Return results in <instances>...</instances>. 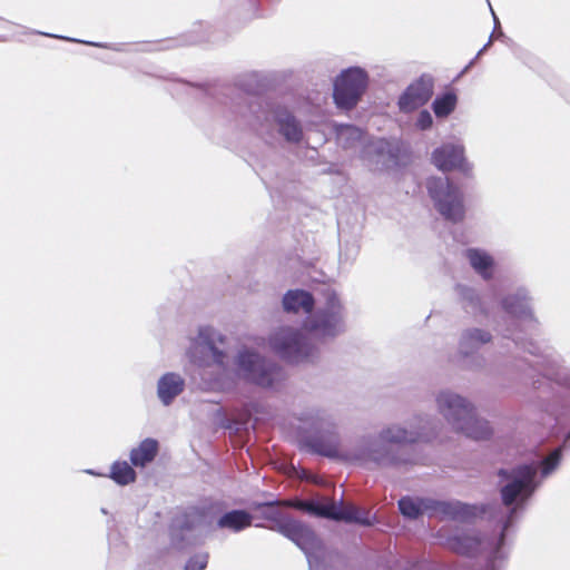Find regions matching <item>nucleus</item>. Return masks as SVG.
<instances>
[{
  "label": "nucleus",
  "instance_id": "nucleus-1",
  "mask_svg": "<svg viewBox=\"0 0 570 570\" xmlns=\"http://www.w3.org/2000/svg\"><path fill=\"white\" fill-rule=\"evenodd\" d=\"M532 298L525 287H519L501 299L503 311L511 318V326L503 330V337L534 361L519 360L517 370L522 382H531L541 406L550 412L557 426L564 431L562 450L570 441V368L563 365L562 357L549 346H541L527 336L539 332V321L531 307Z\"/></svg>",
  "mask_w": 570,
  "mask_h": 570
},
{
  "label": "nucleus",
  "instance_id": "nucleus-2",
  "mask_svg": "<svg viewBox=\"0 0 570 570\" xmlns=\"http://www.w3.org/2000/svg\"><path fill=\"white\" fill-rule=\"evenodd\" d=\"M438 421L429 415L415 416L406 425L389 424L376 434L363 436L350 454L354 461L379 468L404 469L425 465L423 443L438 436Z\"/></svg>",
  "mask_w": 570,
  "mask_h": 570
},
{
  "label": "nucleus",
  "instance_id": "nucleus-3",
  "mask_svg": "<svg viewBox=\"0 0 570 570\" xmlns=\"http://www.w3.org/2000/svg\"><path fill=\"white\" fill-rule=\"evenodd\" d=\"M562 448H556L551 453L537 463L518 464L511 469L501 468L498 470L500 479V498L502 505L507 509L500 518L501 531L498 539L492 542L491 553L488 560V570H493L497 560L505 558L504 546L509 529L523 514L528 501L540 487L538 470L541 478L549 476L560 464Z\"/></svg>",
  "mask_w": 570,
  "mask_h": 570
},
{
  "label": "nucleus",
  "instance_id": "nucleus-4",
  "mask_svg": "<svg viewBox=\"0 0 570 570\" xmlns=\"http://www.w3.org/2000/svg\"><path fill=\"white\" fill-rule=\"evenodd\" d=\"M223 96L232 112L244 121L266 144L274 145L282 137L287 144L298 145L304 130L297 117L286 107L264 102L258 96L239 86L224 88Z\"/></svg>",
  "mask_w": 570,
  "mask_h": 570
},
{
  "label": "nucleus",
  "instance_id": "nucleus-5",
  "mask_svg": "<svg viewBox=\"0 0 570 570\" xmlns=\"http://www.w3.org/2000/svg\"><path fill=\"white\" fill-rule=\"evenodd\" d=\"M297 420L306 433L301 440L305 450L328 459L341 456L337 424L328 411L316 407L307 409L299 413Z\"/></svg>",
  "mask_w": 570,
  "mask_h": 570
},
{
  "label": "nucleus",
  "instance_id": "nucleus-6",
  "mask_svg": "<svg viewBox=\"0 0 570 570\" xmlns=\"http://www.w3.org/2000/svg\"><path fill=\"white\" fill-rule=\"evenodd\" d=\"M435 401L440 413L455 431L473 440H487L492 435L489 422L478 417L473 403L466 397L444 390Z\"/></svg>",
  "mask_w": 570,
  "mask_h": 570
},
{
  "label": "nucleus",
  "instance_id": "nucleus-7",
  "mask_svg": "<svg viewBox=\"0 0 570 570\" xmlns=\"http://www.w3.org/2000/svg\"><path fill=\"white\" fill-rule=\"evenodd\" d=\"M400 513L409 520H416L426 514L429 518H440L459 522H471L484 512L476 504L458 500H436L432 498H412L404 495L397 501Z\"/></svg>",
  "mask_w": 570,
  "mask_h": 570
},
{
  "label": "nucleus",
  "instance_id": "nucleus-8",
  "mask_svg": "<svg viewBox=\"0 0 570 570\" xmlns=\"http://www.w3.org/2000/svg\"><path fill=\"white\" fill-rule=\"evenodd\" d=\"M235 366L239 379L263 389L273 387L284 379L281 366L253 350L238 351Z\"/></svg>",
  "mask_w": 570,
  "mask_h": 570
},
{
  "label": "nucleus",
  "instance_id": "nucleus-9",
  "mask_svg": "<svg viewBox=\"0 0 570 570\" xmlns=\"http://www.w3.org/2000/svg\"><path fill=\"white\" fill-rule=\"evenodd\" d=\"M428 194L438 213L451 223L464 219L463 193L448 177H430L425 184Z\"/></svg>",
  "mask_w": 570,
  "mask_h": 570
},
{
  "label": "nucleus",
  "instance_id": "nucleus-10",
  "mask_svg": "<svg viewBox=\"0 0 570 570\" xmlns=\"http://www.w3.org/2000/svg\"><path fill=\"white\" fill-rule=\"evenodd\" d=\"M325 304L318 307L304 322V327L311 333L324 338H334L345 331L344 306L333 289L325 293Z\"/></svg>",
  "mask_w": 570,
  "mask_h": 570
},
{
  "label": "nucleus",
  "instance_id": "nucleus-11",
  "mask_svg": "<svg viewBox=\"0 0 570 570\" xmlns=\"http://www.w3.org/2000/svg\"><path fill=\"white\" fill-rule=\"evenodd\" d=\"M269 347L282 360L291 364L302 363L315 355L316 348L298 330L282 326L268 338Z\"/></svg>",
  "mask_w": 570,
  "mask_h": 570
},
{
  "label": "nucleus",
  "instance_id": "nucleus-12",
  "mask_svg": "<svg viewBox=\"0 0 570 570\" xmlns=\"http://www.w3.org/2000/svg\"><path fill=\"white\" fill-rule=\"evenodd\" d=\"M368 83V75L361 67H350L341 71L333 83V99L337 108L353 109L361 100Z\"/></svg>",
  "mask_w": 570,
  "mask_h": 570
},
{
  "label": "nucleus",
  "instance_id": "nucleus-13",
  "mask_svg": "<svg viewBox=\"0 0 570 570\" xmlns=\"http://www.w3.org/2000/svg\"><path fill=\"white\" fill-rule=\"evenodd\" d=\"M218 338L223 342V336L209 326L200 327L198 336L191 341L187 350L189 361L197 366H209L212 363L222 368H226V353L219 350L215 342Z\"/></svg>",
  "mask_w": 570,
  "mask_h": 570
},
{
  "label": "nucleus",
  "instance_id": "nucleus-14",
  "mask_svg": "<svg viewBox=\"0 0 570 570\" xmlns=\"http://www.w3.org/2000/svg\"><path fill=\"white\" fill-rule=\"evenodd\" d=\"M203 517L195 512L177 515L169 527L170 543L177 550H186L204 541Z\"/></svg>",
  "mask_w": 570,
  "mask_h": 570
},
{
  "label": "nucleus",
  "instance_id": "nucleus-15",
  "mask_svg": "<svg viewBox=\"0 0 570 570\" xmlns=\"http://www.w3.org/2000/svg\"><path fill=\"white\" fill-rule=\"evenodd\" d=\"M278 533L294 542L306 556L309 567L314 554L322 548V541L306 523L291 518L278 525Z\"/></svg>",
  "mask_w": 570,
  "mask_h": 570
},
{
  "label": "nucleus",
  "instance_id": "nucleus-16",
  "mask_svg": "<svg viewBox=\"0 0 570 570\" xmlns=\"http://www.w3.org/2000/svg\"><path fill=\"white\" fill-rule=\"evenodd\" d=\"M491 338V333L482 328H468L462 332L458 353L464 367L479 368L484 364V358L478 352Z\"/></svg>",
  "mask_w": 570,
  "mask_h": 570
},
{
  "label": "nucleus",
  "instance_id": "nucleus-17",
  "mask_svg": "<svg viewBox=\"0 0 570 570\" xmlns=\"http://www.w3.org/2000/svg\"><path fill=\"white\" fill-rule=\"evenodd\" d=\"M434 79L431 75L423 73L410 83L399 97L397 106L403 112H410L424 106L433 96Z\"/></svg>",
  "mask_w": 570,
  "mask_h": 570
},
{
  "label": "nucleus",
  "instance_id": "nucleus-18",
  "mask_svg": "<svg viewBox=\"0 0 570 570\" xmlns=\"http://www.w3.org/2000/svg\"><path fill=\"white\" fill-rule=\"evenodd\" d=\"M432 163L442 171L458 169L465 176L472 173V165L464 157V147L456 144H443L432 153Z\"/></svg>",
  "mask_w": 570,
  "mask_h": 570
},
{
  "label": "nucleus",
  "instance_id": "nucleus-19",
  "mask_svg": "<svg viewBox=\"0 0 570 570\" xmlns=\"http://www.w3.org/2000/svg\"><path fill=\"white\" fill-rule=\"evenodd\" d=\"M186 386L185 379L176 372L163 374L157 382V396L163 405L169 406Z\"/></svg>",
  "mask_w": 570,
  "mask_h": 570
},
{
  "label": "nucleus",
  "instance_id": "nucleus-20",
  "mask_svg": "<svg viewBox=\"0 0 570 570\" xmlns=\"http://www.w3.org/2000/svg\"><path fill=\"white\" fill-rule=\"evenodd\" d=\"M283 309L292 314H312L315 307V298L308 291L295 288L288 289L282 298Z\"/></svg>",
  "mask_w": 570,
  "mask_h": 570
},
{
  "label": "nucleus",
  "instance_id": "nucleus-21",
  "mask_svg": "<svg viewBox=\"0 0 570 570\" xmlns=\"http://www.w3.org/2000/svg\"><path fill=\"white\" fill-rule=\"evenodd\" d=\"M328 520L356 523L364 527L372 525L373 523L367 511L354 505L343 507L342 500L340 502L331 501Z\"/></svg>",
  "mask_w": 570,
  "mask_h": 570
},
{
  "label": "nucleus",
  "instance_id": "nucleus-22",
  "mask_svg": "<svg viewBox=\"0 0 570 570\" xmlns=\"http://www.w3.org/2000/svg\"><path fill=\"white\" fill-rule=\"evenodd\" d=\"M482 540L475 533L462 532L453 534L446 539L448 548L464 557H474L482 549Z\"/></svg>",
  "mask_w": 570,
  "mask_h": 570
},
{
  "label": "nucleus",
  "instance_id": "nucleus-23",
  "mask_svg": "<svg viewBox=\"0 0 570 570\" xmlns=\"http://www.w3.org/2000/svg\"><path fill=\"white\" fill-rule=\"evenodd\" d=\"M282 504V501L278 499L269 501L253 500L249 503V509L254 511H261V517L273 523V525L268 527V529L278 532V525L291 519L289 515L284 514L279 509Z\"/></svg>",
  "mask_w": 570,
  "mask_h": 570
},
{
  "label": "nucleus",
  "instance_id": "nucleus-24",
  "mask_svg": "<svg viewBox=\"0 0 570 570\" xmlns=\"http://www.w3.org/2000/svg\"><path fill=\"white\" fill-rule=\"evenodd\" d=\"M254 517L244 509H233L223 513L216 521L218 529H226L234 533L242 532L253 524Z\"/></svg>",
  "mask_w": 570,
  "mask_h": 570
},
{
  "label": "nucleus",
  "instance_id": "nucleus-25",
  "mask_svg": "<svg viewBox=\"0 0 570 570\" xmlns=\"http://www.w3.org/2000/svg\"><path fill=\"white\" fill-rule=\"evenodd\" d=\"M465 258L471 267L485 281L492 278L494 261L493 257L481 248H468L464 252Z\"/></svg>",
  "mask_w": 570,
  "mask_h": 570
},
{
  "label": "nucleus",
  "instance_id": "nucleus-26",
  "mask_svg": "<svg viewBox=\"0 0 570 570\" xmlns=\"http://www.w3.org/2000/svg\"><path fill=\"white\" fill-rule=\"evenodd\" d=\"M159 451V443L156 439L146 438L137 448L130 451V462L134 466L145 468L147 464L153 462Z\"/></svg>",
  "mask_w": 570,
  "mask_h": 570
},
{
  "label": "nucleus",
  "instance_id": "nucleus-27",
  "mask_svg": "<svg viewBox=\"0 0 570 570\" xmlns=\"http://www.w3.org/2000/svg\"><path fill=\"white\" fill-rule=\"evenodd\" d=\"M463 309L473 315L482 314L483 307L478 292L466 285L458 284L455 287Z\"/></svg>",
  "mask_w": 570,
  "mask_h": 570
},
{
  "label": "nucleus",
  "instance_id": "nucleus-28",
  "mask_svg": "<svg viewBox=\"0 0 570 570\" xmlns=\"http://www.w3.org/2000/svg\"><path fill=\"white\" fill-rule=\"evenodd\" d=\"M367 153L376 156L377 161L382 163L394 161L399 156L397 148L385 138L372 140L367 146Z\"/></svg>",
  "mask_w": 570,
  "mask_h": 570
},
{
  "label": "nucleus",
  "instance_id": "nucleus-29",
  "mask_svg": "<svg viewBox=\"0 0 570 570\" xmlns=\"http://www.w3.org/2000/svg\"><path fill=\"white\" fill-rule=\"evenodd\" d=\"M364 135L365 132L354 125H343L337 130V140L344 149H352L363 141Z\"/></svg>",
  "mask_w": 570,
  "mask_h": 570
},
{
  "label": "nucleus",
  "instance_id": "nucleus-30",
  "mask_svg": "<svg viewBox=\"0 0 570 570\" xmlns=\"http://www.w3.org/2000/svg\"><path fill=\"white\" fill-rule=\"evenodd\" d=\"M292 507L308 514L328 519L331 502H323L317 499H298Z\"/></svg>",
  "mask_w": 570,
  "mask_h": 570
},
{
  "label": "nucleus",
  "instance_id": "nucleus-31",
  "mask_svg": "<svg viewBox=\"0 0 570 570\" xmlns=\"http://www.w3.org/2000/svg\"><path fill=\"white\" fill-rule=\"evenodd\" d=\"M458 97L453 91H445L435 97L432 109L436 117H448L456 107Z\"/></svg>",
  "mask_w": 570,
  "mask_h": 570
},
{
  "label": "nucleus",
  "instance_id": "nucleus-32",
  "mask_svg": "<svg viewBox=\"0 0 570 570\" xmlns=\"http://www.w3.org/2000/svg\"><path fill=\"white\" fill-rule=\"evenodd\" d=\"M110 478L119 485H127L135 482L136 471L126 461H116L110 469Z\"/></svg>",
  "mask_w": 570,
  "mask_h": 570
},
{
  "label": "nucleus",
  "instance_id": "nucleus-33",
  "mask_svg": "<svg viewBox=\"0 0 570 570\" xmlns=\"http://www.w3.org/2000/svg\"><path fill=\"white\" fill-rule=\"evenodd\" d=\"M39 33H40V35L48 36V37H53V38L65 39V40L72 41V42H80V43H85V45L92 46V47H97V48L111 49V50H115V51H121V50H122V49H121V45H117V43L85 41V40H79V39H76V38H67V37H61V36H56V35H50V33H45V32H39Z\"/></svg>",
  "mask_w": 570,
  "mask_h": 570
},
{
  "label": "nucleus",
  "instance_id": "nucleus-34",
  "mask_svg": "<svg viewBox=\"0 0 570 570\" xmlns=\"http://www.w3.org/2000/svg\"><path fill=\"white\" fill-rule=\"evenodd\" d=\"M208 558L207 552H199L191 556L185 564V570H204L207 567Z\"/></svg>",
  "mask_w": 570,
  "mask_h": 570
},
{
  "label": "nucleus",
  "instance_id": "nucleus-35",
  "mask_svg": "<svg viewBox=\"0 0 570 570\" xmlns=\"http://www.w3.org/2000/svg\"><path fill=\"white\" fill-rule=\"evenodd\" d=\"M491 12H492V16H493V19H494V30H493L492 35L490 36L489 41L479 50V52L476 53L474 59L480 57L490 47L493 37H495L497 39L504 38V33L500 29L499 19L497 18V16H495V13H494V11L492 9H491Z\"/></svg>",
  "mask_w": 570,
  "mask_h": 570
},
{
  "label": "nucleus",
  "instance_id": "nucleus-36",
  "mask_svg": "<svg viewBox=\"0 0 570 570\" xmlns=\"http://www.w3.org/2000/svg\"><path fill=\"white\" fill-rule=\"evenodd\" d=\"M432 124L433 118L430 111L426 109L421 110L416 119V127L421 130H426L431 128Z\"/></svg>",
  "mask_w": 570,
  "mask_h": 570
},
{
  "label": "nucleus",
  "instance_id": "nucleus-37",
  "mask_svg": "<svg viewBox=\"0 0 570 570\" xmlns=\"http://www.w3.org/2000/svg\"><path fill=\"white\" fill-rule=\"evenodd\" d=\"M473 62H474V59L470 61V63L465 67L464 70H466L471 65H473Z\"/></svg>",
  "mask_w": 570,
  "mask_h": 570
}]
</instances>
